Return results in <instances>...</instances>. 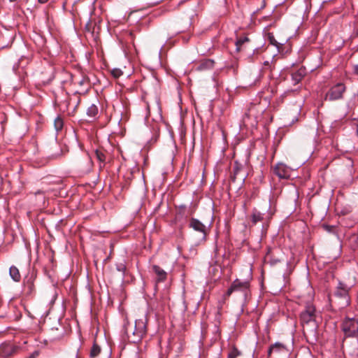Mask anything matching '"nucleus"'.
Segmentation results:
<instances>
[{"label": "nucleus", "mask_w": 358, "mask_h": 358, "mask_svg": "<svg viewBox=\"0 0 358 358\" xmlns=\"http://www.w3.org/2000/svg\"><path fill=\"white\" fill-rule=\"evenodd\" d=\"M94 155H95L96 159L98 160V162L100 164L99 169H102L103 168L105 167L107 162H108L110 160V157L109 154L105 150H103L102 148H99V149H96L94 151Z\"/></svg>", "instance_id": "nucleus-10"}, {"label": "nucleus", "mask_w": 358, "mask_h": 358, "mask_svg": "<svg viewBox=\"0 0 358 358\" xmlns=\"http://www.w3.org/2000/svg\"><path fill=\"white\" fill-rule=\"evenodd\" d=\"M342 330L345 336H358V318L347 317L342 323Z\"/></svg>", "instance_id": "nucleus-3"}, {"label": "nucleus", "mask_w": 358, "mask_h": 358, "mask_svg": "<svg viewBox=\"0 0 358 358\" xmlns=\"http://www.w3.org/2000/svg\"><path fill=\"white\" fill-rule=\"evenodd\" d=\"M192 213V211L187 210L185 206H181L177 209L176 219L180 220L182 217H187Z\"/></svg>", "instance_id": "nucleus-15"}, {"label": "nucleus", "mask_w": 358, "mask_h": 358, "mask_svg": "<svg viewBox=\"0 0 358 358\" xmlns=\"http://www.w3.org/2000/svg\"><path fill=\"white\" fill-rule=\"evenodd\" d=\"M263 220L262 215L260 212L257 210H255L252 215V222L254 224H257L258 222H260Z\"/></svg>", "instance_id": "nucleus-23"}, {"label": "nucleus", "mask_w": 358, "mask_h": 358, "mask_svg": "<svg viewBox=\"0 0 358 358\" xmlns=\"http://www.w3.org/2000/svg\"><path fill=\"white\" fill-rule=\"evenodd\" d=\"M75 169L83 174L89 173L93 167V162L91 157L85 154L83 157L76 159L73 163Z\"/></svg>", "instance_id": "nucleus-4"}, {"label": "nucleus", "mask_w": 358, "mask_h": 358, "mask_svg": "<svg viewBox=\"0 0 358 358\" xmlns=\"http://www.w3.org/2000/svg\"><path fill=\"white\" fill-rule=\"evenodd\" d=\"M300 320L303 325L313 323V327H316L315 308L310 306H307L306 309L301 313Z\"/></svg>", "instance_id": "nucleus-6"}, {"label": "nucleus", "mask_w": 358, "mask_h": 358, "mask_svg": "<svg viewBox=\"0 0 358 358\" xmlns=\"http://www.w3.org/2000/svg\"><path fill=\"white\" fill-rule=\"evenodd\" d=\"M146 326L145 322L143 320H137L135 322L134 327H127L125 333L129 339L133 343H137L141 340L145 334Z\"/></svg>", "instance_id": "nucleus-1"}, {"label": "nucleus", "mask_w": 358, "mask_h": 358, "mask_svg": "<svg viewBox=\"0 0 358 358\" xmlns=\"http://www.w3.org/2000/svg\"><path fill=\"white\" fill-rule=\"evenodd\" d=\"M357 134H358V129H357Z\"/></svg>", "instance_id": "nucleus-33"}, {"label": "nucleus", "mask_w": 358, "mask_h": 358, "mask_svg": "<svg viewBox=\"0 0 358 358\" xmlns=\"http://www.w3.org/2000/svg\"><path fill=\"white\" fill-rule=\"evenodd\" d=\"M304 75H305L304 70L299 69V71H297L292 74V80L296 84L301 80V79L303 78Z\"/></svg>", "instance_id": "nucleus-17"}, {"label": "nucleus", "mask_w": 358, "mask_h": 358, "mask_svg": "<svg viewBox=\"0 0 358 358\" xmlns=\"http://www.w3.org/2000/svg\"><path fill=\"white\" fill-rule=\"evenodd\" d=\"M238 355H240V352L238 350V349L234 348L229 352L228 358H236Z\"/></svg>", "instance_id": "nucleus-27"}, {"label": "nucleus", "mask_w": 358, "mask_h": 358, "mask_svg": "<svg viewBox=\"0 0 358 358\" xmlns=\"http://www.w3.org/2000/svg\"><path fill=\"white\" fill-rule=\"evenodd\" d=\"M122 73H122V70H120V69H113V70H111V75L115 78H120L122 75Z\"/></svg>", "instance_id": "nucleus-26"}, {"label": "nucleus", "mask_w": 358, "mask_h": 358, "mask_svg": "<svg viewBox=\"0 0 358 358\" xmlns=\"http://www.w3.org/2000/svg\"><path fill=\"white\" fill-rule=\"evenodd\" d=\"M265 262H269L271 265H275L280 262L278 259L272 257L271 252L269 250L265 256Z\"/></svg>", "instance_id": "nucleus-24"}, {"label": "nucleus", "mask_w": 358, "mask_h": 358, "mask_svg": "<svg viewBox=\"0 0 358 358\" xmlns=\"http://www.w3.org/2000/svg\"><path fill=\"white\" fill-rule=\"evenodd\" d=\"M116 267H117V270L118 271H120L122 273H124V272L126 271V266L124 265V264L120 263V264H117Z\"/></svg>", "instance_id": "nucleus-28"}, {"label": "nucleus", "mask_w": 358, "mask_h": 358, "mask_svg": "<svg viewBox=\"0 0 358 358\" xmlns=\"http://www.w3.org/2000/svg\"><path fill=\"white\" fill-rule=\"evenodd\" d=\"M152 270L157 276L156 279L157 282H164L166 280L167 273L161 267L154 265Z\"/></svg>", "instance_id": "nucleus-14"}, {"label": "nucleus", "mask_w": 358, "mask_h": 358, "mask_svg": "<svg viewBox=\"0 0 358 358\" xmlns=\"http://www.w3.org/2000/svg\"><path fill=\"white\" fill-rule=\"evenodd\" d=\"M267 39L269 41L270 44L277 47L278 49H280V48H282V46L283 45V43H279L275 40V38L272 33L267 34Z\"/></svg>", "instance_id": "nucleus-19"}, {"label": "nucleus", "mask_w": 358, "mask_h": 358, "mask_svg": "<svg viewBox=\"0 0 358 358\" xmlns=\"http://www.w3.org/2000/svg\"><path fill=\"white\" fill-rule=\"evenodd\" d=\"M239 292L242 294V297L244 301L246 300L250 293V283L248 281H241L238 279L235 280L228 289L226 296L229 297L233 292Z\"/></svg>", "instance_id": "nucleus-2"}, {"label": "nucleus", "mask_w": 358, "mask_h": 358, "mask_svg": "<svg viewBox=\"0 0 358 358\" xmlns=\"http://www.w3.org/2000/svg\"><path fill=\"white\" fill-rule=\"evenodd\" d=\"M285 350V347L282 343H275L273 345H271L268 350V357L270 358L272 355L274 354H280L282 351Z\"/></svg>", "instance_id": "nucleus-13"}, {"label": "nucleus", "mask_w": 358, "mask_h": 358, "mask_svg": "<svg viewBox=\"0 0 358 358\" xmlns=\"http://www.w3.org/2000/svg\"><path fill=\"white\" fill-rule=\"evenodd\" d=\"M34 280L35 277L33 275L25 277L23 292L26 296H32L35 292Z\"/></svg>", "instance_id": "nucleus-9"}, {"label": "nucleus", "mask_w": 358, "mask_h": 358, "mask_svg": "<svg viewBox=\"0 0 358 358\" xmlns=\"http://www.w3.org/2000/svg\"><path fill=\"white\" fill-rule=\"evenodd\" d=\"M9 273L10 277L15 282H19L20 280L21 275L18 268L16 266H12L10 268Z\"/></svg>", "instance_id": "nucleus-16"}, {"label": "nucleus", "mask_w": 358, "mask_h": 358, "mask_svg": "<svg viewBox=\"0 0 358 358\" xmlns=\"http://www.w3.org/2000/svg\"><path fill=\"white\" fill-rule=\"evenodd\" d=\"M241 170V167L237 163L235 164L234 170H233V175L231 176V180L233 181H235L236 177L238 176L239 172Z\"/></svg>", "instance_id": "nucleus-25"}, {"label": "nucleus", "mask_w": 358, "mask_h": 358, "mask_svg": "<svg viewBox=\"0 0 358 358\" xmlns=\"http://www.w3.org/2000/svg\"><path fill=\"white\" fill-rule=\"evenodd\" d=\"M273 173L280 179H287L290 176V169L283 163H278L272 167Z\"/></svg>", "instance_id": "nucleus-7"}, {"label": "nucleus", "mask_w": 358, "mask_h": 358, "mask_svg": "<svg viewBox=\"0 0 358 358\" xmlns=\"http://www.w3.org/2000/svg\"><path fill=\"white\" fill-rule=\"evenodd\" d=\"M354 72L356 75H358V64L354 66Z\"/></svg>", "instance_id": "nucleus-30"}, {"label": "nucleus", "mask_w": 358, "mask_h": 358, "mask_svg": "<svg viewBox=\"0 0 358 358\" xmlns=\"http://www.w3.org/2000/svg\"><path fill=\"white\" fill-rule=\"evenodd\" d=\"M100 352H101L100 346L96 343L94 342L91 350H90V357L91 358L96 357L100 354Z\"/></svg>", "instance_id": "nucleus-18"}, {"label": "nucleus", "mask_w": 358, "mask_h": 358, "mask_svg": "<svg viewBox=\"0 0 358 358\" xmlns=\"http://www.w3.org/2000/svg\"><path fill=\"white\" fill-rule=\"evenodd\" d=\"M346 90L345 85L342 83H337L331 87L325 95V100L335 101L343 98Z\"/></svg>", "instance_id": "nucleus-5"}, {"label": "nucleus", "mask_w": 358, "mask_h": 358, "mask_svg": "<svg viewBox=\"0 0 358 358\" xmlns=\"http://www.w3.org/2000/svg\"><path fill=\"white\" fill-rule=\"evenodd\" d=\"M249 41H250V39L247 36H243V37H240L239 38H238L236 42V50L238 52H239L241 50V46L245 43L249 42Z\"/></svg>", "instance_id": "nucleus-21"}, {"label": "nucleus", "mask_w": 358, "mask_h": 358, "mask_svg": "<svg viewBox=\"0 0 358 358\" xmlns=\"http://www.w3.org/2000/svg\"><path fill=\"white\" fill-rule=\"evenodd\" d=\"M189 228L194 231L202 234L203 238L205 239L207 236V227L199 220L192 217L189 223Z\"/></svg>", "instance_id": "nucleus-8"}, {"label": "nucleus", "mask_w": 358, "mask_h": 358, "mask_svg": "<svg viewBox=\"0 0 358 358\" xmlns=\"http://www.w3.org/2000/svg\"><path fill=\"white\" fill-rule=\"evenodd\" d=\"M10 2H15L17 0H9Z\"/></svg>", "instance_id": "nucleus-32"}, {"label": "nucleus", "mask_w": 358, "mask_h": 358, "mask_svg": "<svg viewBox=\"0 0 358 358\" xmlns=\"http://www.w3.org/2000/svg\"><path fill=\"white\" fill-rule=\"evenodd\" d=\"M18 350V348L10 343H3L0 346V356L8 357L15 355Z\"/></svg>", "instance_id": "nucleus-11"}, {"label": "nucleus", "mask_w": 358, "mask_h": 358, "mask_svg": "<svg viewBox=\"0 0 358 358\" xmlns=\"http://www.w3.org/2000/svg\"><path fill=\"white\" fill-rule=\"evenodd\" d=\"M98 113V108L95 104L90 105L87 110V114L91 117H95Z\"/></svg>", "instance_id": "nucleus-20"}, {"label": "nucleus", "mask_w": 358, "mask_h": 358, "mask_svg": "<svg viewBox=\"0 0 358 358\" xmlns=\"http://www.w3.org/2000/svg\"><path fill=\"white\" fill-rule=\"evenodd\" d=\"M334 295L338 298L345 299L346 305L349 303L348 289L343 283L339 282L334 292Z\"/></svg>", "instance_id": "nucleus-12"}, {"label": "nucleus", "mask_w": 358, "mask_h": 358, "mask_svg": "<svg viewBox=\"0 0 358 358\" xmlns=\"http://www.w3.org/2000/svg\"><path fill=\"white\" fill-rule=\"evenodd\" d=\"M63 126H64V121H63V119L60 117V116H58L55 119V121H54V127H55V129L59 131L60 130L62 129L63 128Z\"/></svg>", "instance_id": "nucleus-22"}, {"label": "nucleus", "mask_w": 358, "mask_h": 358, "mask_svg": "<svg viewBox=\"0 0 358 358\" xmlns=\"http://www.w3.org/2000/svg\"><path fill=\"white\" fill-rule=\"evenodd\" d=\"M88 82V79L85 78H83L79 82H78V84L80 85H85V83H87Z\"/></svg>", "instance_id": "nucleus-29"}, {"label": "nucleus", "mask_w": 358, "mask_h": 358, "mask_svg": "<svg viewBox=\"0 0 358 358\" xmlns=\"http://www.w3.org/2000/svg\"><path fill=\"white\" fill-rule=\"evenodd\" d=\"M38 2H39L40 3H46L48 0H38Z\"/></svg>", "instance_id": "nucleus-31"}]
</instances>
